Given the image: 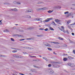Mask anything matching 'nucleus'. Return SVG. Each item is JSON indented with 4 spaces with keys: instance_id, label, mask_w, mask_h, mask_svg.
Listing matches in <instances>:
<instances>
[{
    "instance_id": "58836bf2",
    "label": "nucleus",
    "mask_w": 75,
    "mask_h": 75,
    "mask_svg": "<svg viewBox=\"0 0 75 75\" xmlns=\"http://www.w3.org/2000/svg\"><path fill=\"white\" fill-rule=\"evenodd\" d=\"M48 67H51V64H48Z\"/></svg>"
},
{
    "instance_id": "052dcab7",
    "label": "nucleus",
    "mask_w": 75,
    "mask_h": 75,
    "mask_svg": "<svg viewBox=\"0 0 75 75\" xmlns=\"http://www.w3.org/2000/svg\"><path fill=\"white\" fill-rule=\"evenodd\" d=\"M14 57H17V56L15 55L14 56Z\"/></svg>"
},
{
    "instance_id": "a211bd4d",
    "label": "nucleus",
    "mask_w": 75,
    "mask_h": 75,
    "mask_svg": "<svg viewBox=\"0 0 75 75\" xmlns=\"http://www.w3.org/2000/svg\"><path fill=\"white\" fill-rule=\"evenodd\" d=\"M33 67H35V68H39V69L40 68V67L37 66L35 65H33Z\"/></svg>"
},
{
    "instance_id": "4be33fe9",
    "label": "nucleus",
    "mask_w": 75,
    "mask_h": 75,
    "mask_svg": "<svg viewBox=\"0 0 75 75\" xmlns=\"http://www.w3.org/2000/svg\"><path fill=\"white\" fill-rule=\"evenodd\" d=\"M42 19L40 18H39L38 19V21H41L42 20Z\"/></svg>"
},
{
    "instance_id": "5fc2aeb1",
    "label": "nucleus",
    "mask_w": 75,
    "mask_h": 75,
    "mask_svg": "<svg viewBox=\"0 0 75 75\" xmlns=\"http://www.w3.org/2000/svg\"><path fill=\"white\" fill-rule=\"evenodd\" d=\"M73 52L74 53V54H75V50H73Z\"/></svg>"
},
{
    "instance_id": "20e7f679",
    "label": "nucleus",
    "mask_w": 75,
    "mask_h": 75,
    "mask_svg": "<svg viewBox=\"0 0 75 75\" xmlns=\"http://www.w3.org/2000/svg\"><path fill=\"white\" fill-rule=\"evenodd\" d=\"M48 71L50 74H53L54 73V71L51 69H49L48 70Z\"/></svg>"
},
{
    "instance_id": "ea45409f",
    "label": "nucleus",
    "mask_w": 75,
    "mask_h": 75,
    "mask_svg": "<svg viewBox=\"0 0 75 75\" xmlns=\"http://www.w3.org/2000/svg\"><path fill=\"white\" fill-rule=\"evenodd\" d=\"M68 65L69 66H70V67H71V63H69L68 64Z\"/></svg>"
},
{
    "instance_id": "c9c22d12",
    "label": "nucleus",
    "mask_w": 75,
    "mask_h": 75,
    "mask_svg": "<svg viewBox=\"0 0 75 75\" xmlns=\"http://www.w3.org/2000/svg\"><path fill=\"white\" fill-rule=\"evenodd\" d=\"M37 36V37H41V35H38Z\"/></svg>"
},
{
    "instance_id": "2eb2a0df",
    "label": "nucleus",
    "mask_w": 75,
    "mask_h": 75,
    "mask_svg": "<svg viewBox=\"0 0 75 75\" xmlns=\"http://www.w3.org/2000/svg\"><path fill=\"white\" fill-rule=\"evenodd\" d=\"M42 59H45V60H46V61H48V59H47L45 57H42Z\"/></svg>"
},
{
    "instance_id": "4468645a",
    "label": "nucleus",
    "mask_w": 75,
    "mask_h": 75,
    "mask_svg": "<svg viewBox=\"0 0 75 75\" xmlns=\"http://www.w3.org/2000/svg\"><path fill=\"white\" fill-rule=\"evenodd\" d=\"M71 22V20H69V21L67 22V24H69Z\"/></svg>"
},
{
    "instance_id": "f8f14e48",
    "label": "nucleus",
    "mask_w": 75,
    "mask_h": 75,
    "mask_svg": "<svg viewBox=\"0 0 75 75\" xmlns=\"http://www.w3.org/2000/svg\"><path fill=\"white\" fill-rule=\"evenodd\" d=\"M58 39H59V40H64V38H61L60 37H58Z\"/></svg>"
},
{
    "instance_id": "f257e3e1",
    "label": "nucleus",
    "mask_w": 75,
    "mask_h": 75,
    "mask_svg": "<svg viewBox=\"0 0 75 75\" xmlns=\"http://www.w3.org/2000/svg\"><path fill=\"white\" fill-rule=\"evenodd\" d=\"M53 67L54 68H59V65H57L58 62H53Z\"/></svg>"
},
{
    "instance_id": "dca6fc26",
    "label": "nucleus",
    "mask_w": 75,
    "mask_h": 75,
    "mask_svg": "<svg viewBox=\"0 0 75 75\" xmlns=\"http://www.w3.org/2000/svg\"><path fill=\"white\" fill-rule=\"evenodd\" d=\"M4 32H9V30H7V29H6V30H4Z\"/></svg>"
},
{
    "instance_id": "7c9ffc66",
    "label": "nucleus",
    "mask_w": 75,
    "mask_h": 75,
    "mask_svg": "<svg viewBox=\"0 0 75 75\" xmlns=\"http://www.w3.org/2000/svg\"><path fill=\"white\" fill-rule=\"evenodd\" d=\"M69 41H70V43H74V42H73V41L70 40V39H69Z\"/></svg>"
},
{
    "instance_id": "4d7b16f0",
    "label": "nucleus",
    "mask_w": 75,
    "mask_h": 75,
    "mask_svg": "<svg viewBox=\"0 0 75 75\" xmlns=\"http://www.w3.org/2000/svg\"><path fill=\"white\" fill-rule=\"evenodd\" d=\"M26 40H30V38H27L26 39Z\"/></svg>"
},
{
    "instance_id": "9b49d317",
    "label": "nucleus",
    "mask_w": 75,
    "mask_h": 75,
    "mask_svg": "<svg viewBox=\"0 0 75 75\" xmlns=\"http://www.w3.org/2000/svg\"><path fill=\"white\" fill-rule=\"evenodd\" d=\"M54 11H51V10H49L47 11L48 13H49L50 14L51 13H52Z\"/></svg>"
},
{
    "instance_id": "a878e982",
    "label": "nucleus",
    "mask_w": 75,
    "mask_h": 75,
    "mask_svg": "<svg viewBox=\"0 0 75 75\" xmlns=\"http://www.w3.org/2000/svg\"><path fill=\"white\" fill-rule=\"evenodd\" d=\"M39 18H36L34 19V20H36L37 21H38Z\"/></svg>"
},
{
    "instance_id": "5701e85b",
    "label": "nucleus",
    "mask_w": 75,
    "mask_h": 75,
    "mask_svg": "<svg viewBox=\"0 0 75 75\" xmlns=\"http://www.w3.org/2000/svg\"><path fill=\"white\" fill-rule=\"evenodd\" d=\"M63 47H67V45L65 44L63 45Z\"/></svg>"
},
{
    "instance_id": "1a4fd4ad",
    "label": "nucleus",
    "mask_w": 75,
    "mask_h": 75,
    "mask_svg": "<svg viewBox=\"0 0 75 75\" xmlns=\"http://www.w3.org/2000/svg\"><path fill=\"white\" fill-rule=\"evenodd\" d=\"M33 11H33V9H29V10H28V13H29L30 12H33Z\"/></svg>"
},
{
    "instance_id": "13d9d810",
    "label": "nucleus",
    "mask_w": 75,
    "mask_h": 75,
    "mask_svg": "<svg viewBox=\"0 0 75 75\" xmlns=\"http://www.w3.org/2000/svg\"><path fill=\"white\" fill-rule=\"evenodd\" d=\"M53 53L54 54H55V55H57V54H56V53L55 52H54Z\"/></svg>"
},
{
    "instance_id": "6e6552de",
    "label": "nucleus",
    "mask_w": 75,
    "mask_h": 75,
    "mask_svg": "<svg viewBox=\"0 0 75 75\" xmlns=\"http://www.w3.org/2000/svg\"><path fill=\"white\" fill-rule=\"evenodd\" d=\"M13 3H14V4H16V3H17L18 4H21V3L18 2H16V1H13Z\"/></svg>"
},
{
    "instance_id": "8fccbe9b",
    "label": "nucleus",
    "mask_w": 75,
    "mask_h": 75,
    "mask_svg": "<svg viewBox=\"0 0 75 75\" xmlns=\"http://www.w3.org/2000/svg\"><path fill=\"white\" fill-rule=\"evenodd\" d=\"M71 14H72V13H69V16H71V15H71Z\"/></svg>"
},
{
    "instance_id": "2f4dec72",
    "label": "nucleus",
    "mask_w": 75,
    "mask_h": 75,
    "mask_svg": "<svg viewBox=\"0 0 75 75\" xmlns=\"http://www.w3.org/2000/svg\"><path fill=\"white\" fill-rule=\"evenodd\" d=\"M11 40L12 41H14V40L13 38H11Z\"/></svg>"
},
{
    "instance_id": "6e6d98bb",
    "label": "nucleus",
    "mask_w": 75,
    "mask_h": 75,
    "mask_svg": "<svg viewBox=\"0 0 75 75\" xmlns=\"http://www.w3.org/2000/svg\"><path fill=\"white\" fill-rule=\"evenodd\" d=\"M19 74L20 75H24V74H22V73H19Z\"/></svg>"
},
{
    "instance_id": "338daca9",
    "label": "nucleus",
    "mask_w": 75,
    "mask_h": 75,
    "mask_svg": "<svg viewBox=\"0 0 75 75\" xmlns=\"http://www.w3.org/2000/svg\"><path fill=\"white\" fill-rule=\"evenodd\" d=\"M41 23H42V21H41Z\"/></svg>"
},
{
    "instance_id": "3c124183",
    "label": "nucleus",
    "mask_w": 75,
    "mask_h": 75,
    "mask_svg": "<svg viewBox=\"0 0 75 75\" xmlns=\"http://www.w3.org/2000/svg\"><path fill=\"white\" fill-rule=\"evenodd\" d=\"M72 35H75V34H74V33H71Z\"/></svg>"
},
{
    "instance_id": "4c0bfd02",
    "label": "nucleus",
    "mask_w": 75,
    "mask_h": 75,
    "mask_svg": "<svg viewBox=\"0 0 75 75\" xmlns=\"http://www.w3.org/2000/svg\"><path fill=\"white\" fill-rule=\"evenodd\" d=\"M1 21H2V20H1L0 21V25H1V24H2V22H1Z\"/></svg>"
},
{
    "instance_id": "cd10ccee",
    "label": "nucleus",
    "mask_w": 75,
    "mask_h": 75,
    "mask_svg": "<svg viewBox=\"0 0 75 75\" xmlns=\"http://www.w3.org/2000/svg\"><path fill=\"white\" fill-rule=\"evenodd\" d=\"M47 49L48 50H49L50 51H51L52 50V49L50 47L47 48Z\"/></svg>"
},
{
    "instance_id": "69168bd1",
    "label": "nucleus",
    "mask_w": 75,
    "mask_h": 75,
    "mask_svg": "<svg viewBox=\"0 0 75 75\" xmlns=\"http://www.w3.org/2000/svg\"><path fill=\"white\" fill-rule=\"evenodd\" d=\"M15 25H18L16 24H15Z\"/></svg>"
},
{
    "instance_id": "680f3d73",
    "label": "nucleus",
    "mask_w": 75,
    "mask_h": 75,
    "mask_svg": "<svg viewBox=\"0 0 75 75\" xmlns=\"http://www.w3.org/2000/svg\"><path fill=\"white\" fill-rule=\"evenodd\" d=\"M39 57H42V56H41V55H39Z\"/></svg>"
},
{
    "instance_id": "0e129e2a",
    "label": "nucleus",
    "mask_w": 75,
    "mask_h": 75,
    "mask_svg": "<svg viewBox=\"0 0 75 75\" xmlns=\"http://www.w3.org/2000/svg\"><path fill=\"white\" fill-rule=\"evenodd\" d=\"M33 57H36L35 56H33Z\"/></svg>"
},
{
    "instance_id": "72a5a7b5",
    "label": "nucleus",
    "mask_w": 75,
    "mask_h": 75,
    "mask_svg": "<svg viewBox=\"0 0 75 75\" xmlns=\"http://www.w3.org/2000/svg\"><path fill=\"white\" fill-rule=\"evenodd\" d=\"M48 30V29L47 28H46L45 29V31H47Z\"/></svg>"
},
{
    "instance_id": "e433bc0d",
    "label": "nucleus",
    "mask_w": 75,
    "mask_h": 75,
    "mask_svg": "<svg viewBox=\"0 0 75 75\" xmlns=\"http://www.w3.org/2000/svg\"><path fill=\"white\" fill-rule=\"evenodd\" d=\"M17 50H13L12 51L13 52H17Z\"/></svg>"
},
{
    "instance_id": "ddd939ff",
    "label": "nucleus",
    "mask_w": 75,
    "mask_h": 75,
    "mask_svg": "<svg viewBox=\"0 0 75 75\" xmlns=\"http://www.w3.org/2000/svg\"><path fill=\"white\" fill-rule=\"evenodd\" d=\"M52 25H57V24L55 23V22L54 21H52Z\"/></svg>"
},
{
    "instance_id": "864d4df0",
    "label": "nucleus",
    "mask_w": 75,
    "mask_h": 75,
    "mask_svg": "<svg viewBox=\"0 0 75 75\" xmlns=\"http://www.w3.org/2000/svg\"><path fill=\"white\" fill-rule=\"evenodd\" d=\"M61 27L63 29H64V26H62Z\"/></svg>"
},
{
    "instance_id": "393cba45",
    "label": "nucleus",
    "mask_w": 75,
    "mask_h": 75,
    "mask_svg": "<svg viewBox=\"0 0 75 75\" xmlns=\"http://www.w3.org/2000/svg\"><path fill=\"white\" fill-rule=\"evenodd\" d=\"M60 30H61V31H62L64 32V33H66V32L65 31V30H61V29H60Z\"/></svg>"
},
{
    "instance_id": "6ab92c4d",
    "label": "nucleus",
    "mask_w": 75,
    "mask_h": 75,
    "mask_svg": "<svg viewBox=\"0 0 75 75\" xmlns=\"http://www.w3.org/2000/svg\"><path fill=\"white\" fill-rule=\"evenodd\" d=\"M46 45V46H47V47H51V45L49 44H47V45Z\"/></svg>"
},
{
    "instance_id": "79ce46f5",
    "label": "nucleus",
    "mask_w": 75,
    "mask_h": 75,
    "mask_svg": "<svg viewBox=\"0 0 75 75\" xmlns=\"http://www.w3.org/2000/svg\"><path fill=\"white\" fill-rule=\"evenodd\" d=\"M70 25H75V23H72Z\"/></svg>"
},
{
    "instance_id": "f3484780",
    "label": "nucleus",
    "mask_w": 75,
    "mask_h": 75,
    "mask_svg": "<svg viewBox=\"0 0 75 75\" xmlns=\"http://www.w3.org/2000/svg\"><path fill=\"white\" fill-rule=\"evenodd\" d=\"M49 29H50V30H52V31H54V29L51 27H50L49 28Z\"/></svg>"
},
{
    "instance_id": "a19ab883",
    "label": "nucleus",
    "mask_w": 75,
    "mask_h": 75,
    "mask_svg": "<svg viewBox=\"0 0 75 75\" xmlns=\"http://www.w3.org/2000/svg\"><path fill=\"white\" fill-rule=\"evenodd\" d=\"M41 3H42V2H39L38 3V4H41Z\"/></svg>"
},
{
    "instance_id": "603ef678",
    "label": "nucleus",
    "mask_w": 75,
    "mask_h": 75,
    "mask_svg": "<svg viewBox=\"0 0 75 75\" xmlns=\"http://www.w3.org/2000/svg\"><path fill=\"white\" fill-rule=\"evenodd\" d=\"M51 42V43H53L54 44L55 42Z\"/></svg>"
},
{
    "instance_id": "c756f323",
    "label": "nucleus",
    "mask_w": 75,
    "mask_h": 75,
    "mask_svg": "<svg viewBox=\"0 0 75 75\" xmlns=\"http://www.w3.org/2000/svg\"><path fill=\"white\" fill-rule=\"evenodd\" d=\"M68 58L70 59H72V57H68Z\"/></svg>"
},
{
    "instance_id": "473e14b6",
    "label": "nucleus",
    "mask_w": 75,
    "mask_h": 75,
    "mask_svg": "<svg viewBox=\"0 0 75 75\" xmlns=\"http://www.w3.org/2000/svg\"><path fill=\"white\" fill-rule=\"evenodd\" d=\"M25 13H28V10H26L25 11Z\"/></svg>"
},
{
    "instance_id": "774afa93",
    "label": "nucleus",
    "mask_w": 75,
    "mask_h": 75,
    "mask_svg": "<svg viewBox=\"0 0 75 75\" xmlns=\"http://www.w3.org/2000/svg\"><path fill=\"white\" fill-rule=\"evenodd\" d=\"M14 50H17V49H14Z\"/></svg>"
},
{
    "instance_id": "f03ea898",
    "label": "nucleus",
    "mask_w": 75,
    "mask_h": 75,
    "mask_svg": "<svg viewBox=\"0 0 75 75\" xmlns=\"http://www.w3.org/2000/svg\"><path fill=\"white\" fill-rule=\"evenodd\" d=\"M52 18H48L46 20L43 21V23L49 22L50 20H52Z\"/></svg>"
},
{
    "instance_id": "bb28decb",
    "label": "nucleus",
    "mask_w": 75,
    "mask_h": 75,
    "mask_svg": "<svg viewBox=\"0 0 75 75\" xmlns=\"http://www.w3.org/2000/svg\"><path fill=\"white\" fill-rule=\"evenodd\" d=\"M69 13V11H67L64 12V14H68Z\"/></svg>"
},
{
    "instance_id": "0eeeda50",
    "label": "nucleus",
    "mask_w": 75,
    "mask_h": 75,
    "mask_svg": "<svg viewBox=\"0 0 75 75\" xmlns=\"http://www.w3.org/2000/svg\"><path fill=\"white\" fill-rule=\"evenodd\" d=\"M23 48H26V49H30V50H32L33 49V48L28 47H24Z\"/></svg>"
},
{
    "instance_id": "b1692460",
    "label": "nucleus",
    "mask_w": 75,
    "mask_h": 75,
    "mask_svg": "<svg viewBox=\"0 0 75 75\" xmlns=\"http://www.w3.org/2000/svg\"><path fill=\"white\" fill-rule=\"evenodd\" d=\"M0 57H6V56H4V55H0Z\"/></svg>"
},
{
    "instance_id": "c85d7f7f",
    "label": "nucleus",
    "mask_w": 75,
    "mask_h": 75,
    "mask_svg": "<svg viewBox=\"0 0 75 75\" xmlns=\"http://www.w3.org/2000/svg\"><path fill=\"white\" fill-rule=\"evenodd\" d=\"M28 30H32V29H33V28L32 27L28 28Z\"/></svg>"
},
{
    "instance_id": "39448f33",
    "label": "nucleus",
    "mask_w": 75,
    "mask_h": 75,
    "mask_svg": "<svg viewBox=\"0 0 75 75\" xmlns=\"http://www.w3.org/2000/svg\"><path fill=\"white\" fill-rule=\"evenodd\" d=\"M24 17L25 18H31V16H30L28 15L24 16Z\"/></svg>"
},
{
    "instance_id": "f704fd0d",
    "label": "nucleus",
    "mask_w": 75,
    "mask_h": 75,
    "mask_svg": "<svg viewBox=\"0 0 75 75\" xmlns=\"http://www.w3.org/2000/svg\"><path fill=\"white\" fill-rule=\"evenodd\" d=\"M25 39H22L20 40V41H24V40H25Z\"/></svg>"
},
{
    "instance_id": "423d86ee",
    "label": "nucleus",
    "mask_w": 75,
    "mask_h": 75,
    "mask_svg": "<svg viewBox=\"0 0 75 75\" xmlns=\"http://www.w3.org/2000/svg\"><path fill=\"white\" fill-rule=\"evenodd\" d=\"M54 21L56 22H60V21H61V20L58 19H55L54 20Z\"/></svg>"
},
{
    "instance_id": "a18cd8bd",
    "label": "nucleus",
    "mask_w": 75,
    "mask_h": 75,
    "mask_svg": "<svg viewBox=\"0 0 75 75\" xmlns=\"http://www.w3.org/2000/svg\"><path fill=\"white\" fill-rule=\"evenodd\" d=\"M23 53L24 54H28L27 53H26V52H23Z\"/></svg>"
},
{
    "instance_id": "412c9836",
    "label": "nucleus",
    "mask_w": 75,
    "mask_h": 75,
    "mask_svg": "<svg viewBox=\"0 0 75 75\" xmlns=\"http://www.w3.org/2000/svg\"><path fill=\"white\" fill-rule=\"evenodd\" d=\"M54 44H59V42H54Z\"/></svg>"
},
{
    "instance_id": "37998d69",
    "label": "nucleus",
    "mask_w": 75,
    "mask_h": 75,
    "mask_svg": "<svg viewBox=\"0 0 75 75\" xmlns=\"http://www.w3.org/2000/svg\"><path fill=\"white\" fill-rule=\"evenodd\" d=\"M30 38V40H33L34 38Z\"/></svg>"
},
{
    "instance_id": "49530a36",
    "label": "nucleus",
    "mask_w": 75,
    "mask_h": 75,
    "mask_svg": "<svg viewBox=\"0 0 75 75\" xmlns=\"http://www.w3.org/2000/svg\"><path fill=\"white\" fill-rule=\"evenodd\" d=\"M30 71H32V72H34V69H31L30 70Z\"/></svg>"
},
{
    "instance_id": "c03bdc74",
    "label": "nucleus",
    "mask_w": 75,
    "mask_h": 75,
    "mask_svg": "<svg viewBox=\"0 0 75 75\" xmlns=\"http://www.w3.org/2000/svg\"><path fill=\"white\" fill-rule=\"evenodd\" d=\"M13 10V11H17V9H16V8H14V9H13V10Z\"/></svg>"
},
{
    "instance_id": "bf43d9fd",
    "label": "nucleus",
    "mask_w": 75,
    "mask_h": 75,
    "mask_svg": "<svg viewBox=\"0 0 75 75\" xmlns=\"http://www.w3.org/2000/svg\"><path fill=\"white\" fill-rule=\"evenodd\" d=\"M30 57H31V58H33V56H30Z\"/></svg>"
},
{
    "instance_id": "de8ad7c7",
    "label": "nucleus",
    "mask_w": 75,
    "mask_h": 75,
    "mask_svg": "<svg viewBox=\"0 0 75 75\" xmlns=\"http://www.w3.org/2000/svg\"><path fill=\"white\" fill-rule=\"evenodd\" d=\"M39 30H44V28H40V29H39Z\"/></svg>"
},
{
    "instance_id": "aec40b11",
    "label": "nucleus",
    "mask_w": 75,
    "mask_h": 75,
    "mask_svg": "<svg viewBox=\"0 0 75 75\" xmlns=\"http://www.w3.org/2000/svg\"><path fill=\"white\" fill-rule=\"evenodd\" d=\"M67 58H65L63 59V61H67Z\"/></svg>"
},
{
    "instance_id": "e2e57ef3",
    "label": "nucleus",
    "mask_w": 75,
    "mask_h": 75,
    "mask_svg": "<svg viewBox=\"0 0 75 75\" xmlns=\"http://www.w3.org/2000/svg\"><path fill=\"white\" fill-rule=\"evenodd\" d=\"M59 47H60V46H58V48H59Z\"/></svg>"
},
{
    "instance_id": "09e8293b",
    "label": "nucleus",
    "mask_w": 75,
    "mask_h": 75,
    "mask_svg": "<svg viewBox=\"0 0 75 75\" xmlns=\"http://www.w3.org/2000/svg\"><path fill=\"white\" fill-rule=\"evenodd\" d=\"M66 32L67 33V34H69V32H68V30H67L66 31Z\"/></svg>"
},
{
    "instance_id": "9d476101",
    "label": "nucleus",
    "mask_w": 75,
    "mask_h": 75,
    "mask_svg": "<svg viewBox=\"0 0 75 75\" xmlns=\"http://www.w3.org/2000/svg\"><path fill=\"white\" fill-rule=\"evenodd\" d=\"M14 37H21V35H19L15 34L14 35Z\"/></svg>"
},
{
    "instance_id": "7ed1b4c3",
    "label": "nucleus",
    "mask_w": 75,
    "mask_h": 75,
    "mask_svg": "<svg viewBox=\"0 0 75 75\" xmlns=\"http://www.w3.org/2000/svg\"><path fill=\"white\" fill-rule=\"evenodd\" d=\"M47 8L45 7L41 8H38L36 9V10L38 11H41V10H47Z\"/></svg>"
}]
</instances>
